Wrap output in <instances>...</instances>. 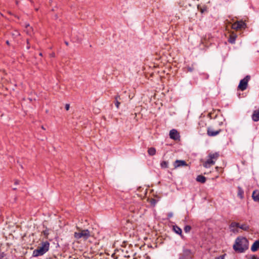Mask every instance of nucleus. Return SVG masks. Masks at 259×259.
Returning <instances> with one entry per match:
<instances>
[{
    "mask_svg": "<svg viewBox=\"0 0 259 259\" xmlns=\"http://www.w3.org/2000/svg\"><path fill=\"white\" fill-rule=\"evenodd\" d=\"M233 247L236 252H243L248 248V241L245 237H238L236 239Z\"/></svg>",
    "mask_w": 259,
    "mask_h": 259,
    "instance_id": "nucleus-1",
    "label": "nucleus"
},
{
    "mask_svg": "<svg viewBox=\"0 0 259 259\" xmlns=\"http://www.w3.org/2000/svg\"><path fill=\"white\" fill-rule=\"evenodd\" d=\"M50 248V243L48 241L43 242L40 246H38L33 251V256L37 257L44 255Z\"/></svg>",
    "mask_w": 259,
    "mask_h": 259,
    "instance_id": "nucleus-2",
    "label": "nucleus"
},
{
    "mask_svg": "<svg viewBox=\"0 0 259 259\" xmlns=\"http://www.w3.org/2000/svg\"><path fill=\"white\" fill-rule=\"evenodd\" d=\"M223 124V121H218V123L216 124L214 126H209L207 128V134L209 137H214L219 135L222 131V130L220 127Z\"/></svg>",
    "mask_w": 259,
    "mask_h": 259,
    "instance_id": "nucleus-3",
    "label": "nucleus"
},
{
    "mask_svg": "<svg viewBox=\"0 0 259 259\" xmlns=\"http://www.w3.org/2000/svg\"><path fill=\"white\" fill-rule=\"evenodd\" d=\"M74 236L77 239L82 238L87 240L91 236V234L88 230H80L78 232H75Z\"/></svg>",
    "mask_w": 259,
    "mask_h": 259,
    "instance_id": "nucleus-4",
    "label": "nucleus"
},
{
    "mask_svg": "<svg viewBox=\"0 0 259 259\" xmlns=\"http://www.w3.org/2000/svg\"><path fill=\"white\" fill-rule=\"evenodd\" d=\"M250 78V76L247 75L243 79H241L239 82L238 88L242 91L245 90L247 87L248 82Z\"/></svg>",
    "mask_w": 259,
    "mask_h": 259,
    "instance_id": "nucleus-5",
    "label": "nucleus"
},
{
    "mask_svg": "<svg viewBox=\"0 0 259 259\" xmlns=\"http://www.w3.org/2000/svg\"><path fill=\"white\" fill-rule=\"evenodd\" d=\"M191 254L192 252L190 249H184L183 253L180 254L179 259H191Z\"/></svg>",
    "mask_w": 259,
    "mask_h": 259,
    "instance_id": "nucleus-6",
    "label": "nucleus"
},
{
    "mask_svg": "<svg viewBox=\"0 0 259 259\" xmlns=\"http://www.w3.org/2000/svg\"><path fill=\"white\" fill-rule=\"evenodd\" d=\"M169 137L171 139H173L174 140H179L180 137L179 133L175 129H172L170 131Z\"/></svg>",
    "mask_w": 259,
    "mask_h": 259,
    "instance_id": "nucleus-7",
    "label": "nucleus"
},
{
    "mask_svg": "<svg viewBox=\"0 0 259 259\" xmlns=\"http://www.w3.org/2000/svg\"><path fill=\"white\" fill-rule=\"evenodd\" d=\"M239 223L233 222L231 223L229 226L230 231L234 233H237L239 232L238 230Z\"/></svg>",
    "mask_w": 259,
    "mask_h": 259,
    "instance_id": "nucleus-8",
    "label": "nucleus"
},
{
    "mask_svg": "<svg viewBox=\"0 0 259 259\" xmlns=\"http://www.w3.org/2000/svg\"><path fill=\"white\" fill-rule=\"evenodd\" d=\"M187 165L188 164L186 161L182 160H176L174 163L175 168H177L180 166H185Z\"/></svg>",
    "mask_w": 259,
    "mask_h": 259,
    "instance_id": "nucleus-9",
    "label": "nucleus"
},
{
    "mask_svg": "<svg viewBox=\"0 0 259 259\" xmlns=\"http://www.w3.org/2000/svg\"><path fill=\"white\" fill-rule=\"evenodd\" d=\"M215 162L211 158H209L206 161L203 163L204 167L206 168L209 167L211 165H214Z\"/></svg>",
    "mask_w": 259,
    "mask_h": 259,
    "instance_id": "nucleus-10",
    "label": "nucleus"
},
{
    "mask_svg": "<svg viewBox=\"0 0 259 259\" xmlns=\"http://www.w3.org/2000/svg\"><path fill=\"white\" fill-rule=\"evenodd\" d=\"M259 248V240H256L251 247V250L254 252Z\"/></svg>",
    "mask_w": 259,
    "mask_h": 259,
    "instance_id": "nucleus-11",
    "label": "nucleus"
},
{
    "mask_svg": "<svg viewBox=\"0 0 259 259\" xmlns=\"http://www.w3.org/2000/svg\"><path fill=\"white\" fill-rule=\"evenodd\" d=\"M206 178L202 175H199L196 178V181L201 183H204L206 182Z\"/></svg>",
    "mask_w": 259,
    "mask_h": 259,
    "instance_id": "nucleus-12",
    "label": "nucleus"
},
{
    "mask_svg": "<svg viewBox=\"0 0 259 259\" xmlns=\"http://www.w3.org/2000/svg\"><path fill=\"white\" fill-rule=\"evenodd\" d=\"M25 31L28 34L31 35L33 31V29L29 24H26Z\"/></svg>",
    "mask_w": 259,
    "mask_h": 259,
    "instance_id": "nucleus-13",
    "label": "nucleus"
},
{
    "mask_svg": "<svg viewBox=\"0 0 259 259\" xmlns=\"http://www.w3.org/2000/svg\"><path fill=\"white\" fill-rule=\"evenodd\" d=\"M238 228L244 231H248L249 229V226L246 224H243L242 225L239 224Z\"/></svg>",
    "mask_w": 259,
    "mask_h": 259,
    "instance_id": "nucleus-14",
    "label": "nucleus"
},
{
    "mask_svg": "<svg viewBox=\"0 0 259 259\" xmlns=\"http://www.w3.org/2000/svg\"><path fill=\"white\" fill-rule=\"evenodd\" d=\"M174 231L178 234L181 235L182 234V230L181 229L177 226H173Z\"/></svg>",
    "mask_w": 259,
    "mask_h": 259,
    "instance_id": "nucleus-15",
    "label": "nucleus"
},
{
    "mask_svg": "<svg viewBox=\"0 0 259 259\" xmlns=\"http://www.w3.org/2000/svg\"><path fill=\"white\" fill-rule=\"evenodd\" d=\"M148 152L150 156L154 155L156 154V149L153 147H151L148 149Z\"/></svg>",
    "mask_w": 259,
    "mask_h": 259,
    "instance_id": "nucleus-16",
    "label": "nucleus"
},
{
    "mask_svg": "<svg viewBox=\"0 0 259 259\" xmlns=\"http://www.w3.org/2000/svg\"><path fill=\"white\" fill-rule=\"evenodd\" d=\"M209 158H211L213 160V159L216 160L219 156V154L217 152L212 154H209Z\"/></svg>",
    "mask_w": 259,
    "mask_h": 259,
    "instance_id": "nucleus-17",
    "label": "nucleus"
},
{
    "mask_svg": "<svg viewBox=\"0 0 259 259\" xmlns=\"http://www.w3.org/2000/svg\"><path fill=\"white\" fill-rule=\"evenodd\" d=\"M244 191L240 187H238V196L240 198H242L243 197Z\"/></svg>",
    "mask_w": 259,
    "mask_h": 259,
    "instance_id": "nucleus-18",
    "label": "nucleus"
},
{
    "mask_svg": "<svg viewBox=\"0 0 259 259\" xmlns=\"http://www.w3.org/2000/svg\"><path fill=\"white\" fill-rule=\"evenodd\" d=\"M238 24V26H239V29L244 28L245 26V23L243 21H238L237 22Z\"/></svg>",
    "mask_w": 259,
    "mask_h": 259,
    "instance_id": "nucleus-19",
    "label": "nucleus"
},
{
    "mask_svg": "<svg viewBox=\"0 0 259 259\" xmlns=\"http://www.w3.org/2000/svg\"><path fill=\"white\" fill-rule=\"evenodd\" d=\"M168 165V162L166 161H162L160 164V165L162 168H167Z\"/></svg>",
    "mask_w": 259,
    "mask_h": 259,
    "instance_id": "nucleus-20",
    "label": "nucleus"
},
{
    "mask_svg": "<svg viewBox=\"0 0 259 259\" xmlns=\"http://www.w3.org/2000/svg\"><path fill=\"white\" fill-rule=\"evenodd\" d=\"M42 233L44 234L45 237L47 238L49 234V230L47 228H46V230H44Z\"/></svg>",
    "mask_w": 259,
    "mask_h": 259,
    "instance_id": "nucleus-21",
    "label": "nucleus"
},
{
    "mask_svg": "<svg viewBox=\"0 0 259 259\" xmlns=\"http://www.w3.org/2000/svg\"><path fill=\"white\" fill-rule=\"evenodd\" d=\"M232 27L234 29L238 30L239 29V26H238V24L237 22H235L232 24Z\"/></svg>",
    "mask_w": 259,
    "mask_h": 259,
    "instance_id": "nucleus-22",
    "label": "nucleus"
},
{
    "mask_svg": "<svg viewBox=\"0 0 259 259\" xmlns=\"http://www.w3.org/2000/svg\"><path fill=\"white\" fill-rule=\"evenodd\" d=\"M198 9L199 10V11H200V12L201 13H203L205 11H206V7L201 8V7L198 6Z\"/></svg>",
    "mask_w": 259,
    "mask_h": 259,
    "instance_id": "nucleus-23",
    "label": "nucleus"
},
{
    "mask_svg": "<svg viewBox=\"0 0 259 259\" xmlns=\"http://www.w3.org/2000/svg\"><path fill=\"white\" fill-rule=\"evenodd\" d=\"M191 229V227L190 226H186L185 227H184V231L186 233H188L190 231Z\"/></svg>",
    "mask_w": 259,
    "mask_h": 259,
    "instance_id": "nucleus-24",
    "label": "nucleus"
},
{
    "mask_svg": "<svg viewBox=\"0 0 259 259\" xmlns=\"http://www.w3.org/2000/svg\"><path fill=\"white\" fill-rule=\"evenodd\" d=\"M236 36H231L229 40L231 44H234L235 41Z\"/></svg>",
    "mask_w": 259,
    "mask_h": 259,
    "instance_id": "nucleus-25",
    "label": "nucleus"
},
{
    "mask_svg": "<svg viewBox=\"0 0 259 259\" xmlns=\"http://www.w3.org/2000/svg\"><path fill=\"white\" fill-rule=\"evenodd\" d=\"M118 98H119V96H117L115 97V100H116L115 105H116L117 108L119 107V105L120 104V103L118 101Z\"/></svg>",
    "mask_w": 259,
    "mask_h": 259,
    "instance_id": "nucleus-26",
    "label": "nucleus"
},
{
    "mask_svg": "<svg viewBox=\"0 0 259 259\" xmlns=\"http://www.w3.org/2000/svg\"><path fill=\"white\" fill-rule=\"evenodd\" d=\"M186 69L189 72H192L194 70V68L193 66H188L186 67Z\"/></svg>",
    "mask_w": 259,
    "mask_h": 259,
    "instance_id": "nucleus-27",
    "label": "nucleus"
},
{
    "mask_svg": "<svg viewBox=\"0 0 259 259\" xmlns=\"http://www.w3.org/2000/svg\"><path fill=\"white\" fill-rule=\"evenodd\" d=\"M13 35L15 36H19L20 35V33L19 32L16 31L15 32V33H13Z\"/></svg>",
    "mask_w": 259,
    "mask_h": 259,
    "instance_id": "nucleus-28",
    "label": "nucleus"
},
{
    "mask_svg": "<svg viewBox=\"0 0 259 259\" xmlns=\"http://www.w3.org/2000/svg\"><path fill=\"white\" fill-rule=\"evenodd\" d=\"M250 259H259V257L256 255H252Z\"/></svg>",
    "mask_w": 259,
    "mask_h": 259,
    "instance_id": "nucleus-29",
    "label": "nucleus"
},
{
    "mask_svg": "<svg viewBox=\"0 0 259 259\" xmlns=\"http://www.w3.org/2000/svg\"><path fill=\"white\" fill-rule=\"evenodd\" d=\"M215 259H224V255H220L217 257L215 258Z\"/></svg>",
    "mask_w": 259,
    "mask_h": 259,
    "instance_id": "nucleus-30",
    "label": "nucleus"
},
{
    "mask_svg": "<svg viewBox=\"0 0 259 259\" xmlns=\"http://www.w3.org/2000/svg\"><path fill=\"white\" fill-rule=\"evenodd\" d=\"M69 107H70L69 104H66L65 109L66 110H68L69 109Z\"/></svg>",
    "mask_w": 259,
    "mask_h": 259,
    "instance_id": "nucleus-31",
    "label": "nucleus"
},
{
    "mask_svg": "<svg viewBox=\"0 0 259 259\" xmlns=\"http://www.w3.org/2000/svg\"><path fill=\"white\" fill-rule=\"evenodd\" d=\"M172 215H173L172 213V212H170V213H169L168 214V218H171V217H172Z\"/></svg>",
    "mask_w": 259,
    "mask_h": 259,
    "instance_id": "nucleus-32",
    "label": "nucleus"
},
{
    "mask_svg": "<svg viewBox=\"0 0 259 259\" xmlns=\"http://www.w3.org/2000/svg\"><path fill=\"white\" fill-rule=\"evenodd\" d=\"M19 183V181L18 180H15V184L17 185Z\"/></svg>",
    "mask_w": 259,
    "mask_h": 259,
    "instance_id": "nucleus-33",
    "label": "nucleus"
},
{
    "mask_svg": "<svg viewBox=\"0 0 259 259\" xmlns=\"http://www.w3.org/2000/svg\"><path fill=\"white\" fill-rule=\"evenodd\" d=\"M30 45H27V49H30Z\"/></svg>",
    "mask_w": 259,
    "mask_h": 259,
    "instance_id": "nucleus-34",
    "label": "nucleus"
},
{
    "mask_svg": "<svg viewBox=\"0 0 259 259\" xmlns=\"http://www.w3.org/2000/svg\"><path fill=\"white\" fill-rule=\"evenodd\" d=\"M51 56L52 57H55V54L54 53H52L51 55Z\"/></svg>",
    "mask_w": 259,
    "mask_h": 259,
    "instance_id": "nucleus-35",
    "label": "nucleus"
},
{
    "mask_svg": "<svg viewBox=\"0 0 259 259\" xmlns=\"http://www.w3.org/2000/svg\"><path fill=\"white\" fill-rule=\"evenodd\" d=\"M6 44L8 45H9L10 43H9V41L8 40H7L6 41Z\"/></svg>",
    "mask_w": 259,
    "mask_h": 259,
    "instance_id": "nucleus-36",
    "label": "nucleus"
},
{
    "mask_svg": "<svg viewBox=\"0 0 259 259\" xmlns=\"http://www.w3.org/2000/svg\"><path fill=\"white\" fill-rule=\"evenodd\" d=\"M65 44H66V45L68 46V42L65 41Z\"/></svg>",
    "mask_w": 259,
    "mask_h": 259,
    "instance_id": "nucleus-37",
    "label": "nucleus"
},
{
    "mask_svg": "<svg viewBox=\"0 0 259 259\" xmlns=\"http://www.w3.org/2000/svg\"><path fill=\"white\" fill-rule=\"evenodd\" d=\"M27 45H30V44H29V40H28V39H27Z\"/></svg>",
    "mask_w": 259,
    "mask_h": 259,
    "instance_id": "nucleus-38",
    "label": "nucleus"
},
{
    "mask_svg": "<svg viewBox=\"0 0 259 259\" xmlns=\"http://www.w3.org/2000/svg\"><path fill=\"white\" fill-rule=\"evenodd\" d=\"M41 128H42V129H43V130H45V127H44V126H42V125L41 126Z\"/></svg>",
    "mask_w": 259,
    "mask_h": 259,
    "instance_id": "nucleus-39",
    "label": "nucleus"
},
{
    "mask_svg": "<svg viewBox=\"0 0 259 259\" xmlns=\"http://www.w3.org/2000/svg\"><path fill=\"white\" fill-rule=\"evenodd\" d=\"M39 55V56H42V53H40Z\"/></svg>",
    "mask_w": 259,
    "mask_h": 259,
    "instance_id": "nucleus-40",
    "label": "nucleus"
},
{
    "mask_svg": "<svg viewBox=\"0 0 259 259\" xmlns=\"http://www.w3.org/2000/svg\"><path fill=\"white\" fill-rule=\"evenodd\" d=\"M20 165L21 166V168H23V166L22 165L20 164Z\"/></svg>",
    "mask_w": 259,
    "mask_h": 259,
    "instance_id": "nucleus-41",
    "label": "nucleus"
}]
</instances>
